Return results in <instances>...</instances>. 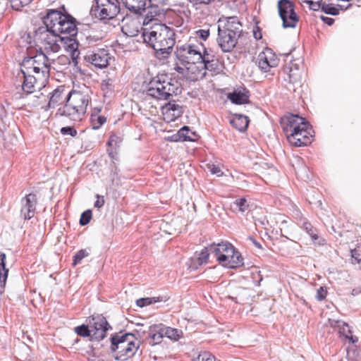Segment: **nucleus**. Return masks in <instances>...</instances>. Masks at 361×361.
<instances>
[{"label":"nucleus","instance_id":"1","mask_svg":"<svg viewBox=\"0 0 361 361\" xmlns=\"http://www.w3.org/2000/svg\"><path fill=\"white\" fill-rule=\"evenodd\" d=\"M142 36L144 42L154 50L158 59L163 60L170 56L176 43L173 29L165 24H154L143 28Z\"/></svg>","mask_w":361,"mask_h":361},{"label":"nucleus","instance_id":"2","mask_svg":"<svg viewBox=\"0 0 361 361\" xmlns=\"http://www.w3.org/2000/svg\"><path fill=\"white\" fill-rule=\"evenodd\" d=\"M309 123L298 115L290 114L283 118V130L288 142L295 147L306 146L312 142Z\"/></svg>","mask_w":361,"mask_h":361},{"label":"nucleus","instance_id":"3","mask_svg":"<svg viewBox=\"0 0 361 361\" xmlns=\"http://www.w3.org/2000/svg\"><path fill=\"white\" fill-rule=\"evenodd\" d=\"M66 103L57 111V114L66 116L70 120L79 122L87 112L91 97L87 92L73 90L66 95Z\"/></svg>","mask_w":361,"mask_h":361},{"label":"nucleus","instance_id":"4","mask_svg":"<svg viewBox=\"0 0 361 361\" xmlns=\"http://www.w3.org/2000/svg\"><path fill=\"white\" fill-rule=\"evenodd\" d=\"M145 92L147 96L157 100L170 101L173 95L180 94L181 90L177 80L166 74H158L148 82Z\"/></svg>","mask_w":361,"mask_h":361},{"label":"nucleus","instance_id":"5","mask_svg":"<svg viewBox=\"0 0 361 361\" xmlns=\"http://www.w3.org/2000/svg\"><path fill=\"white\" fill-rule=\"evenodd\" d=\"M111 342L115 359L121 361L132 357L140 347V341L132 334L115 335L111 338Z\"/></svg>","mask_w":361,"mask_h":361},{"label":"nucleus","instance_id":"6","mask_svg":"<svg viewBox=\"0 0 361 361\" xmlns=\"http://www.w3.org/2000/svg\"><path fill=\"white\" fill-rule=\"evenodd\" d=\"M61 31V42L63 44L65 49L70 53L73 64L77 66L80 51L79 43L75 39L78 33L75 19L71 16V18L63 22V30Z\"/></svg>","mask_w":361,"mask_h":361},{"label":"nucleus","instance_id":"7","mask_svg":"<svg viewBox=\"0 0 361 361\" xmlns=\"http://www.w3.org/2000/svg\"><path fill=\"white\" fill-rule=\"evenodd\" d=\"M120 11L118 0H94L90 14L99 20L106 21L116 17Z\"/></svg>","mask_w":361,"mask_h":361},{"label":"nucleus","instance_id":"8","mask_svg":"<svg viewBox=\"0 0 361 361\" xmlns=\"http://www.w3.org/2000/svg\"><path fill=\"white\" fill-rule=\"evenodd\" d=\"M35 41L39 46L40 52L43 51L46 55L59 51L61 47V35L50 32L43 27H39L35 33Z\"/></svg>","mask_w":361,"mask_h":361},{"label":"nucleus","instance_id":"9","mask_svg":"<svg viewBox=\"0 0 361 361\" xmlns=\"http://www.w3.org/2000/svg\"><path fill=\"white\" fill-rule=\"evenodd\" d=\"M63 92L64 88L60 87L54 90L49 94V97L43 93H39L37 95L33 97L32 106H39L44 111H47L49 109H54L59 104L66 101V96L63 94Z\"/></svg>","mask_w":361,"mask_h":361},{"label":"nucleus","instance_id":"10","mask_svg":"<svg viewBox=\"0 0 361 361\" xmlns=\"http://www.w3.org/2000/svg\"><path fill=\"white\" fill-rule=\"evenodd\" d=\"M277 8L283 27L295 28L299 21V16L295 11V4L290 0H279Z\"/></svg>","mask_w":361,"mask_h":361},{"label":"nucleus","instance_id":"11","mask_svg":"<svg viewBox=\"0 0 361 361\" xmlns=\"http://www.w3.org/2000/svg\"><path fill=\"white\" fill-rule=\"evenodd\" d=\"M201 48H202V43L198 45L186 43L177 46L176 54L178 59L186 63L190 61H197L202 59Z\"/></svg>","mask_w":361,"mask_h":361},{"label":"nucleus","instance_id":"12","mask_svg":"<svg viewBox=\"0 0 361 361\" xmlns=\"http://www.w3.org/2000/svg\"><path fill=\"white\" fill-rule=\"evenodd\" d=\"M144 13L143 28L153 26L154 24H162L161 20L165 18V13L163 8L156 4L149 3L148 6L142 9Z\"/></svg>","mask_w":361,"mask_h":361},{"label":"nucleus","instance_id":"13","mask_svg":"<svg viewBox=\"0 0 361 361\" xmlns=\"http://www.w3.org/2000/svg\"><path fill=\"white\" fill-rule=\"evenodd\" d=\"M92 331V339L101 341L106 337V331L111 327L106 319L102 314L92 316L89 322Z\"/></svg>","mask_w":361,"mask_h":361},{"label":"nucleus","instance_id":"14","mask_svg":"<svg viewBox=\"0 0 361 361\" xmlns=\"http://www.w3.org/2000/svg\"><path fill=\"white\" fill-rule=\"evenodd\" d=\"M111 57L109 51L105 49H97L94 51H88L85 56L86 62L90 63L95 68H106L109 63Z\"/></svg>","mask_w":361,"mask_h":361},{"label":"nucleus","instance_id":"15","mask_svg":"<svg viewBox=\"0 0 361 361\" xmlns=\"http://www.w3.org/2000/svg\"><path fill=\"white\" fill-rule=\"evenodd\" d=\"M279 63V57L270 48H266L257 56L258 67L264 73L269 72L271 68L278 66Z\"/></svg>","mask_w":361,"mask_h":361},{"label":"nucleus","instance_id":"16","mask_svg":"<svg viewBox=\"0 0 361 361\" xmlns=\"http://www.w3.org/2000/svg\"><path fill=\"white\" fill-rule=\"evenodd\" d=\"M240 36L218 28L217 43L224 52H231L236 46Z\"/></svg>","mask_w":361,"mask_h":361},{"label":"nucleus","instance_id":"17","mask_svg":"<svg viewBox=\"0 0 361 361\" xmlns=\"http://www.w3.org/2000/svg\"><path fill=\"white\" fill-rule=\"evenodd\" d=\"M243 25L237 16L222 17L218 21V28L233 35H241Z\"/></svg>","mask_w":361,"mask_h":361},{"label":"nucleus","instance_id":"18","mask_svg":"<svg viewBox=\"0 0 361 361\" xmlns=\"http://www.w3.org/2000/svg\"><path fill=\"white\" fill-rule=\"evenodd\" d=\"M23 82L19 86L21 87L22 93L18 92L14 94L16 99H23L25 96L35 92L37 82L39 78H35L32 75H20L18 76Z\"/></svg>","mask_w":361,"mask_h":361},{"label":"nucleus","instance_id":"19","mask_svg":"<svg viewBox=\"0 0 361 361\" xmlns=\"http://www.w3.org/2000/svg\"><path fill=\"white\" fill-rule=\"evenodd\" d=\"M37 198L35 194L30 193L21 200L20 215L25 220L32 219L35 214Z\"/></svg>","mask_w":361,"mask_h":361},{"label":"nucleus","instance_id":"20","mask_svg":"<svg viewBox=\"0 0 361 361\" xmlns=\"http://www.w3.org/2000/svg\"><path fill=\"white\" fill-rule=\"evenodd\" d=\"M35 67H32L34 73L42 74V77L47 78L49 76L51 61L46 54L43 51L37 54L33 57Z\"/></svg>","mask_w":361,"mask_h":361},{"label":"nucleus","instance_id":"21","mask_svg":"<svg viewBox=\"0 0 361 361\" xmlns=\"http://www.w3.org/2000/svg\"><path fill=\"white\" fill-rule=\"evenodd\" d=\"M233 245L228 242H221L218 244L209 245L210 252L214 255L216 259L221 264V262H226L228 258V254L233 252Z\"/></svg>","mask_w":361,"mask_h":361},{"label":"nucleus","instance_id":"22","mask_svg":"<svg viewBox=\"0 0 361 361\" xmlns=\"http://www.w3.org/2000/svg\"><path fill=\"white\" fill-rule=\"evenodd\" d=\"M185 78L191 81H196L202 79L206 75V71L204 67L200 66V61H190L186 63Z\"/></svg>","mask_w":361,"mask_h":361},{"label":"nucleus","instance_id":"23","mask_svg":"<svg viewBox=\"0 0 361 361\" xmlns=\"http://www.w3.org/2000/svg\"><path fill=\"white\" fill-rule=\"evenodd\" d=\"M62 13L58 10H49L47 15L43 18V23L45 29L55 33V30L59 23Z\"/></svg>","mask_w":361,"mask_h":361},{"label":"nucleus","instance_id":"24","mask_svg":"<svg viewBox=\"0 0 361 361\" xmlns=\"http://www.w3.org/2000/svg\"><path fill=\"white\" fill-rule=\"evenodd\" d=\"M228 97L235 104H248L250 102V92L245 87H240L230 93Z\"/></svg>","mask_w":361,"mask_h":361},{"label":"nucleus","instance_id":"25","mask_svg":"<svg viewBox=\"0 0 361 361\" xmlns=\"http://www.w3.org/2000/svg\"><path fill=\"white\" fill-rule=\"evenodd\" d=\"M329 324L332 328L338 330L340 335L343 336L352 343H354L357 341V338H354L352 336V331L350 329V326L345 322L339 320L329 319Z\"/></svg>","mask_w":361,"mask_h":361},{"label":"nucleus","instance_id":"26","mask_svg":"<svg viewBox=\"0 0 361 361\" xmlns=\"http://www.w3.org/2000/svg\"><path fill=\"white\" fill-rule=\"evenodd\" d=\"M286 77L285 80L289 83L293 84L294 86H300L302 81V71L298 67H293L292 64L290 67L286 68Z\"/></svg>","mask_w":361,"mask_h":361},{"label":"nucleus","instance_id":"27","mask_svg":"<svg viewBox=\"0 0 361 361\" xmlns=\"http://www.w3.org/2000/svg\"><path fill=\"white\" fill-rule=\"evenodd\" d=\"M228 260L225 262H221V264L228 268H237L242 267L243 263V257L241 254L233 247V252L228 254Z\"/></svg>","mask_w":361,"mask_h":361},{"label":"nucleus","instance_id":"28","mask_svg":"<svg viewBox=\"0 0 361 361\" xmlns=\"http://www.w3.org/2000/svg\"><path fill=\"white\" fill-rule=\"evenodd\" d=\"M125 6L135 14H141L142 9L145 8L151 0H122Z\"/></svg>","mask_w":361,"mask_h":361},{"label":"nucleus","instance_id":"29","mask_svg":"<svg viewBox=\"0 0 361 361\" xmlns=\"http://www.w3.org/2000/svg\"><path fill=\"white\" fill-rule=\"evenodd\" d=\"M174 136L176 137L175 141H195L197 137V135L188 126L181 128Z\"/></svg>","mask_w":361,"mask_h":361},{"label":"nucleus","instance_id":"30","mask_svg":"<svg viewBox=\"0 0 361 361\" xmlns=\"http://www.w3.org/2000/svg\"><path fill=\"white\" fill-rule=\"evenodd\" d=\"M249 122L248 117L241 114H235L231 121V125L240 132H243L247 128Z\"/></svg>","mask_w":361,"mask_h":361},{"label":"nucleus","instance_id":"31","mask_svg":"<svg viewBox=\"0 0 361 361\" xmlns=\"http://www.w3.org/2000/svg\"><path fill=\"white\" fill-rule=\"evenodd\" d=\"M100 111V109L94 108V111L91 114L90 123L94 130L99 129L106 121V118L104 116L99 115Z\"/></svg>","mask_w":361,"mask_h":361},{"label":"nucleus","instance_id":"32","mask_svg":"<svg viewBox=\"0 0 361 361\" xmlns=\"http://www.w3.org/2000/svg\"><path fill=\"white\" fill-rule=\"evenodd\" d=\"M299 225L306 231V233L311 237L313 241H316L319 238L317 229L314 227L307 219L303 218L300 219Z\"/></svg>","mask_w":361,"mask_h":361},{"label":"nucleus","instance_id":"33","mask_svg":"<svg viewBox=\"0 0 361 361\" xmlns=\"http://www.w3.org/2000/svg\"><path fill=\"white\" fill-rule=\"evenodd\" d=\"M6 255L0 252V286L4 288L8 274V269L6 267Z\"/></svg>","mask_w":361,"mask_h":361},{"label":"nucleus","instance_id":"34","mask_svg":"<svg viewBox=\"0 0 361 361\" xmlns=\"http://www.w3.org/2000/svg\"><path fill=\"white\" fill-rule=\"evenodd\" d=\"M100 86L104 93V97H110L114 92L115 79L106 76L105 79L102 80Z\"/></svg>","mask_w":361,"mask_h":361},{"label":"nucleus","instance_id":"35","mask_svg":"<svg viewBox=\"0 0 361 361\" xmlns=\"http://www.w3.org/2000/svg\"><path fill=\"white\" fill-rule=\"evenodd\" d=\"M150 338L154 343H159L161 339L165 337L164 325L160 324L150 327Z\"/></svg>","mask_w":361,"mask_h":361},{"label":"nucleus","instance_id":"36","mask_svg":"<svg viewBox=\"0 0 361 361\" xmlns=\"http://www.w3.org/2000/svg\"><path fill=\"white\" fill-rule=\"evenodd\" d=\"M32 67H35L33 57L25 58L22 63L20 71L18 73L17 76L25 74L32 75V73H34Z\"/></svg>","mask_w":361,"mask_h":361},{"label":"nucleus","instance_id":"37","mask_svg":"<svg viewBox=\"0 0 361 361\" xmlns=\"http://www.w3.org/2000/svg\"><path fill=\"white\" fill-rule=\"evenodd\" d=\"M191 6L196 11L202 8H208V7L214 4L216 0H188Z\"/></svg>","mask_w":361,"mask_h":361},{"label":"nucleus","instance_id":"38","mask_svg":"<svg viewBox=\"0 0 361 361\" xmlns=\"http://www.w3.org/2000/svg\"><path fill=\"white\" fill-rule=\"evenodd\" d=\"M164 334L165 337L171 340L178 341L182 337L183 331L178 329L164 326Z\"/></svg>","mask_w":361,"mask_h":361},{"label":"nucleus","instance_id":"39","mask_svg":"<svg viewBox=\"0 0 361 361\" xmlns=\"http://www.w3.org/2000/svg\"><path fill=\"white\" fill-rule=\"evenodd\" d=\"M166 113L173 111V116L178 117L181 115V106L177 104L169 102L164 107Z\"/></svg>","mask_w":361,"mask_h":361},{"label":"nucleus","instance_id":"40","mask_svg":"<svg viewBox=\"0 0 361 361\" xmlns=\"http://www.w3.org/2000/svg\"><path fill=\"white\" fill-rule=\"evenodd\" d=\"M200 66L204 67V69L207 72V71H211V72H218L219 70V63L218 59H215L214 60H212L209 62H207L205 63H200Z\"/></svg>","mask_w":361,"mask_h":361},{"label":"nucleus","instance_id":"41","mask_svg":"<svg viewBox=\"0 0 361 361\" xmlns=\"http://www.w3.org/2000/svg\"><path fill=\"white\" fill-rule=\"evenodd\" d=\"M162 301V298L161 297H152V298H140L137 300V305L139 307H145L152 304H154L158 302Z\"/></svg>","mask_w":361,"mask_h":361},{"label":"nucleus","instance_id":"42","mask_svg":"<svg viewBox=\"0 0 361 361\" xmlns=\"http://www.w3.org/2000/svg\"><path fill=\"white\" fill-rule=\"evenodd\" d=\"M201 55L202 59H200V63H205L207 62H209L212 60H214L215 59H216V57L214 56L212 50H207L203 47L202 48H201Z\"/></svg>","mask_w":361,"mask_h":361},{"label":"nucleus","instance_id":"43","mask_svg":"<svg viewBox=\"0 0 361 361\" xmlns=\"http://www.w3.org/2000/svg\"><path fill=\"white\" fill-rule=\"evenodd\" d=\"M75 332L82 337H92L91 328L87 325L82 324L75 328Z\"/></svg>","mask_w":361,"mask_h":361},{"label":"nucleus","instance_id":"44","mask_svg":"<svg viewBox=\"0 0 361 361\" xmlns=\"http://www.w3.org/2000/svg\"><path fill=\"white\" fill-rule=\"evenodd\" d=\"M33 0H8L11 8L16 11H20L21 8L30 4Z\"/></svg>","mask_w":361,"mask_h":361},{"label":"nucleus","instance_id":"45","mask_svg":"<svg viewBox=\"0 0 361 361\" xmlns=\"http://www.w3.org/2000/svg\"><path fill=\"white\" fill-rule=\"evenodd\" d=\"M123 138L121 136H118L116 134H111L107 142V145L109 147L114 148L116 149L117 147H119V145L122 142Z\"/></svg>","mask_w":361,"mask_h":361},{"label":"nucleus","instance_id":"46","mask_svg":"<svg viewBox=\"0 0 361 361\" xmlns=\"http://www.w3.org/2000/svg\"><path fill=\"white\" fill-rule=\"evenodd\" d=\"M233 204L236 209H238L241 212H244L245 211L247 210L249 207L247 201L244 197L236 199Z\"/></svg>","mask_w":361,"mask_h":361},{"label":"nucleus","instance_id":"47","mask_svg":"<svg viewBox=\"0 0 361 361\" xmlns=\"http://www.w3.org/2000/svg\"><path fill=\"white\" fill-rule=\"evenodd\" d=\"M210 254L212 253L210 252L209 246L203 249L197 258L199 264L207 263Z\"/></svg>","mask_w":361,"mask_h":361},{"label":"nucleus","instance_id":"48","mask_svg":"<svg viewBox=\"0 0 361 361\" xmlns=\"http://www.w3.org/2000/svg\"><path fill=\"white\" fill-rule=\"evenodd\" d=\"M322 11H324L326 14L336 16L339 13V10L332 6L331 5L327 4L326 3H323L322 6Z\"/></svg>","mask_w":361,"mask_h":361},{"label":"nucleus","instance_id":"49","mask_svg":"<svg viewBox=\"0 0 361 361\" xmlns=\"http://www.w3.org/2000/svg\"><path fill=\"white\" fill-rule=\"evenodd\" d=\"M92 219V211L87 209L83 212L80 216V224L81 226H85L88 224Z\"/></svg>","mask_w":361,"mask_h":361},{"label":"nucleus","instance_id":"50","mask_svg":"<svg viewBox=\"0 0 361 361\" xmlns=\"http://www.w3.org/2000/svg\"><path fill=\"white\" fill-rule=\"evenodd\" d=\"M89 253L86 251V250H80L76 252V254L73 256V264L76 265L80 262V261L85 257H87Z\"/></svg>","mask_w":361,"mask_h":361},{"label":"nucleus","instance_id":"51","mask_svg":"<svg viewBox=\"0 0 361 361\" xmlns=\"http://www.w3.org/2000/svg\"><path fill=\"white\" fill-rule=\"evenodd\" d=\"M304 2L309 4L310 8L313 11L322 9L323 4L322 0H303Z\"/></svg>","mask_w":361,"mask_h":361},{"label":"nucleus","instance_id":"52","mask_svg":"<svg viewBox=\"0 0 361 361\" xmlns=\"http://www.w3.org/2000/svg\"><path fill=\"white\" fill-rule=\"evenodd\" d=\"M60 132L63 135H71L72 137H75L78 134L77 130L71 126L63 127Z\"/></svg>","mask_w":361,"mask_h":361},{"label":"nucleus","instance_id":"53","mask_svg":"<svg viewBox=\"0 0 361 361\" xmlns=\"http://www.w3.org/2000/svg\"><path fill=\"white\" fill-rule=\"evenodd\" d=\"M68 18H71L70 14H68V13L64 14L62 13L61 18H60L61 22H59V23L58 24V25L55 30V33L60 35V32H61V30H63V22H65Z\"/></svg>","mask_w":361,"mask_h":361},{"label":"nucleus","instance_id":"54","mask_svg":"<svg viewBox=\"0 0 361 361\" xmlns=\"http://www.w3.org/2000/svg\"><path fill=\"white\" fill-rule=\"evenodd\" d=\"M196 36L199 37L200 39L206 41L209 36V30H204V29H200L195 32Z\"/></svg>","mask_w":361,"mask_h":361},{"label":"nucleus","instance_id":"55","mask_svg":"<svg viewBox=\"0 0 361 361\" xmlns=\"http://www.w3.org/2000/svg\"><path fill=\"white\" fill-rule=\"evenodd\" d=\"M326 293L327 291L326 288L321 286L319 288L317 289L316 298L318 300L322 301L326 298Z\"/></svg>","mask_w":361,"mask_h":361},{"label":"nucleus","instance_id":"56","mask_svg":"<svg viewBox=\"0 0 361 361\" xmlns=\"http://www.w3.org/2000/svg\"><path fill=\"white\" fill-rule=\"evenodd\" d=\"M208 169H209L211 173L215 174L217 176H221L223 174V172L219 166L214 164L209 165Z\"/></svg>","mask_w":361,"mask_h":361},{"label":"nucleus","instance_id":"57","mask_svg":"<svg viewBox=\"0 0 361 361\" xmlns=\"http://www.w3.org/2000/svg\"><path fill=\"white\" fill-rule=\"evenodd\" d=\"M351 257L353 262L360 263L361 262V252H355V250H351Z\"/></svg>","mask_w":361,"mask_h":361},{"label":"nucleus","instance_id":"58","mask_svg":"<svg viewBox=\"0 0 361 361\" xmlns=\"http://www.w3.org/2000/svg\"><path fill=\"white\" fill-rule=\"evenodd\" d=\"M97 200L94 202V207L99 209L102 207L104 204V199L103 196H100L99 195H97Z\"/></svg>","mask_w":361,"mask_h":361},{"label":"nucleus","instance_id":"59","mask_svg":"<svg viewBox=\"0 0 361 361\" xmlns=\"http://www.w3.org/2000/svg\"><path fill=\"white\" fill-rule=\"evenodd\" d=\"M107 152L111 160L114 161V160L116 159V154L117 152L114 148L111 147L110 149H107Z\"/></svg>","mask_w":361,"mask_h":361},{"label":"nucleus","instance_id":"60","mask_svg":"<svg viewBox=\"0 0 361 361\" xmlns=\"http://www.w3.org/2000/svg\"><path fill=\"white\" fill-rule=\"evenodd\" d=\"M174 70L178 72V73L182 74L184 77H185V75L187 73L186 71V66L185 67H181L179 66H176L174 68Z\"/></svg>","mask_w":361,"mask_h":361},{"label":"nucleus","instance_id":"61","mask_svg":"<svg viewBox=\"0 0 361 361\" xmlns=\"http://www.w3.org/2000/svg\"><path fill=\"white\" fill-rule=\"evenodd\" d=\"M321 18L325 23L329 25H331L334 23V20L331 18L322 16Z\"/></svg>","mask_w":361,"mask_h":361},{"label":"nucleus","instance_id":"62","mask_svg":"<svg viewBox=\"0 0 361 361\" xmlns=\"http://www.w3.org/2000/svg\"><path fill=\"white\" fill-rule=\"evenodd\" d=\"M360 293H361V288H360V287L353 288L351 291V295L353 296H356Z\"/></svg>","mask_w":361,"mask_h":361},{"label":"nucleus","instance_id":"63","mask_svg":"<svg viewBox=\"0 0 361 361\" xmlns=\"http://www.w3.org/2000/svg\"><path fill=\"white\" fill-rule=\"evenodd\" d=\"M254 37L256 39H260L262 38V33L258 27H257V30L254 31Z\"/></svg>","mask_w":361,"mask_h":361},{"label":"nucleus","instance_id":"64","mask_svg":"<svg viewBox=\"0 0 361 361\" xmlns=\"http://www.w3.org/2000/svg\"><path fill=\"white\" fill-rule=\"evenodd\" d=\"M354 250H355V252H361V245H357Z\"/></svg>","mask_w":361,"mask_h":361}]
</instances>
